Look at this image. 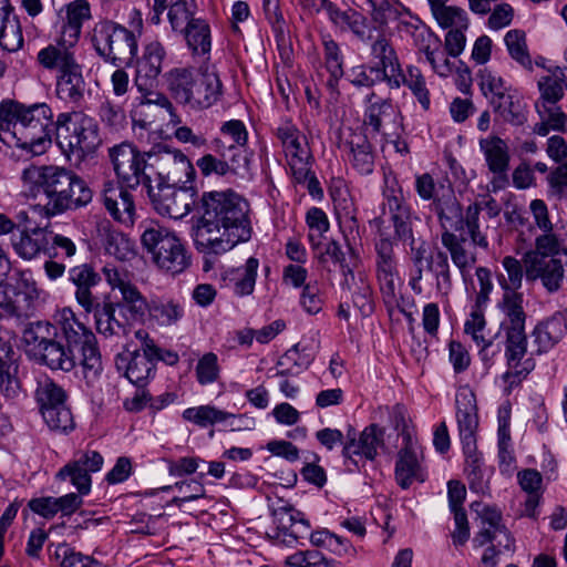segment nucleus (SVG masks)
I'll list each match as a JSON object with an SVG mask.
<instances>
[{"instance_id": "1", "label": "nucleus", "mask_w": 567, "mask_h": 567, "mask_svg": "<svg viewBox=\"0 0 567 567\" xmlns=\"http://www.w3.org/2000/svg\"><path fill=\"white\" fill-rule=\"evenodd\" d=\"M200 210L194 235L198 251L220 255L250 239L249 203L233 189L205 192Z\"/></svg>"}, {"instance_id": "2", "label": "nucleus", "mask_w": 567, "mask_h": 567, "mask_svg": "<svg viewBox=\"0 0 567 567\" xmlns=\"http://www.w3.org/2000/svg\"><path fill=\"white\" fill-rule=\"evenodd\" d=\"M381 206L382 214L374 217L370 225L375 228V272L384 299L395 297L399 280L398 262L394 255V239L415 244L413 235V215L402 193L386 189Z\"/></svg>"}, {"instance_id": "3", "label": "nucleus", "mask_w": 567, "mask_h": 567, "mask_svg": "<svg viewBox=\"0 0 567 567\" xmlns=\"http://www.w3.org/2000/svg\"><path fill=\"white\" fill-rule=\"evenodd\" d=\"M21 181L30 196L34 197L40 192L47 196L44 210L48 216L84 207L93 198V192L84 179L60 166L29 165L22 171Z\"/></svg>"}, {"instance_id": "4", "label": "nucleus", "mask_w": 567, "mask_h": 567, "mask_svg": "<svg viewBox=\"0 0 567 567\" xmlns=\"http://www.w3.org/2000/svg\"><path fill=\"white\" fill-rule=\"evenodd\" d=\"M0 122L17 140V145L33 154L44 152L54 131L53 112L45 103L24 105L13 100L0 104Z\"/></svg>"}, {"instance_id": "5", "label": "nucleus", "mask_w": 567, "mask_h": 567, "mask_svg": "<svg viewBox=\"0 0 567 567\" xmlns=\"http://www.w3.org/2000/svg\"><path fill=\"white\" fill-rule=\"evenodd\" d=\"M58 337L65 347L78 355L79 364L89 386H93L103 371L102 355L93 331L79 320L71 308H63L56 315Z\"/></svg>"}, {"instance_id": "6", "label": "nucleus", "mask_w": 567, "mask_h": 567, "mask_svg": "<svg viewBox=\"0 0 567 567\" xmlns=\"http://www.w3.org/2000/svg\"><path fill=\"white\" fill-rule=\"evenodd\" d=\"M168 90L176 102L190 109H207L218 101L223 84L215 70L175 68L166 74Z\"/></svg>"}, {"instance_id": "7", "label": "nucleus", "mask_w": 567, "mask_h": 567, "mask_svg": "<svg viewBox=\"0 0 567 567\" xmlns=\"http://www.w3.org/2000/svg\"><path fill=\"white\" fill-rule=\"evenodd\" d=\"M41 289L30 271L17 270L0 280V321L23 323L33 318L41 305Z\"/></svg>"}, {"instance_id": "8", "label": "nucleus", "mask_w": 567, "mask_h": 567, "mask_svg": "<svg viewBox=\"0 0 567 567\" xmlns=\"http://www.w3.org/2000/svg\"><path fill=\"white\" fill-rule=\"evenodd\" d=\"M91 43L96 54L105 63L116 68L132 65L138 51L135 33L109 19L94 24L91 32Z\"/></svg>"}, {"instance_id": "9", "label": "nucleus", "mask_w": 567, "mask_h": 567, "mask_svg": "<svg viewBox=\"0 0 567 567\" xmlns=\"http://www.w3.org/2000/svg\"><path fill=\"white\" fill-rule=\"evenodd\" d=\"M141 240L155 266L166 275H179L190 266V256L184 244L167 228L152 225L144 229Z\"/></svg>"}, {"instance_id": "10", "label": "nucleus", "mask_w": 567, "mask_h": 567, "mask_svg": "<svg viewBox=\"0 0 567 567\" xmlns=\"http://www.w3.org/2000/svg\"><path fill=\"white\" fill-rule=\"evenodd\" d=\"M455 404L460 437L468 468L470 488L478 491L482 486L481 460L476 451L478 416L475 394L468 389H462L456 393Z\"/></svg>"}, {"instance_id": "11", "label": "nucleus", "mask_w": 567, "mask_h": 567, "mask_svg": "<svg viewBox=\"0 0 567 567\" xmlns=\"http://www.w3.org/2000/svg\"><path fill=\"white\" fill-rule=\"evenodd\" d=\"M102 272L110 287L121 292V300L117 301L120 316L126 320L143 319L147 310V302L132 282L128 271L112 265H105Z\"/></svg>"}, {"instance_id": "12", "label": "nucleus", "mask_w": 567, "mask_h": 567, "mask_svg": "<svg viewBox=\"0 0 567 567\" xmlns=\"http://www.w3.org/2000/svg\"><path fill=\"white\" fill-rule=\"evenodd\" d=\"M100 143L97 124L83 113L76 114V121L69 134L59 135V147L69 159L72 156L76 161L83 159L94 153Z\"/></svg>"}, {"instance_id": "13", "label": "nucleus", "mask_w": 567, "mask_h": 567, "mask_svg": "<svg viewBox=\"0 0 567 567\" xmlns=\"http://www.w3.org/2000/svg\"><path fill=\"white\" fill-rule=\"evenodd\" d=\"M384 433L383 427L373 423L368 425L358 436L355 429L349 425L342 455L354 464H357V461L353 460V456H361L368 461H373L379 450L385 449Z\"/></svg>"}, {"instance_id": "14", "label": "nucleus", "mask_w": 567, "mask_h": 567, "mask_svg": "<svg viewBox=\"0 0 567 567\" xmlns=\"http://www.w3.org/2000/svg\"><path fill=\"white\" fill-rule=\"evenodd\" d=\"M109 158L118 181L126 187L134 189L138 186L140 167L144 161V153L128 142H122L109 148Z\"/></svg>"}, {"instance_id": "15", "label": "nucleus", "mask_w": 567, "mask_h": 567, "mask_svg": "<svg viewBox=\"0 0 567 567\" xmlns=\"http://www.w3.org/2000/svg\"><path fill=\"white\" fill-rule=\"evenodd\" d=\"M177 185L165 184L157 189H150L151 203L159 215L181 219L189 213L193 204L192 195Z\"/></svg>"}, {"instance_id": "16", "label": "nucleus", "mask_w": 567, "mask_h": 567, "mask_svg": "<svg viewBox=\"0 0 567 567\" xmlns=\"http://www.w3.org/2000/svg\"><path fill=\"white\" fill-rule=\"evenodd\" d=\"M116 310H118V302L112 300L110 293H102L97 300L83 311L92 316L97 333L105 338H111L126 333L127 320H122L117 317Z\"/></svg>"}, {"instance_id": "17", "label": "nucleus", "mask_w": 567, "mask_h": 567, "mask_svg": "<svg viewBox=\"0 0 567 567\" xmlns=\"http://www.w3.org/2000/svg\"><path fill=\"white\" fill-rule=\"evenodd\" d=\"M524 261L527 280L540 279L544 288L550 293L560 289L565 277V269L559 259L527 252Z\"/></svg>"}, {"instance_id": "18", "label": "nucleus", "mask_w": 567, "mask_h": 567, "mask_svg": "<svg viewBox=\"0 0 567 567\" xmlns=\"http://www.w3.org/2000/svg\"><path fill=\"white\" fill-rule=\"evenodd\" d=\"M115 367L127 380L143 389L155 375L154 357L141 353V350L125 349L115 358Z\"/></svg>"}, {"instance_id": "19", "label": "nucleus", "mask_w": 567, "mask_h": 567, "mask_svg": "<svg viewBox=\"0 0 567 567\" xmlns=\"http://www.w3.org/2000/svg\"><path fill=\"white\" fill-rule=\"evenodd\" d=\"M103 464L102 455L96 451H87L74 461L64 465L56 474L60 480L70 478L79 494L85 495L91 489V473L101 470Z\"/></svg>"}, {"instance_id": "20", "label": "nucleus", "mask_w": 567, "mask_h": 567, "mask_svg": "<svg viewBox=\"0 0 567 567\" xmlns=\"http://www.w3.org/2000/svg\"><path fill=\"white\" fill-rule=\"evenodd\" d=\"M156 156L155 168L165 184H185L195 174L194 167L187 156L178 150L159 147L154 151Z\"/></svg>"}, {"instance_id": "21", "label": "nucleus", "mask_w": 567, "mask_h": 567, "mask_svg": "<svg viewBox=\"0 0 567 567\" xmlns=\"http://www.w3.org/2000/svg\"><path fill=\"white\" fill-rule=\"evenodd\" d=\"M101 200L115 221L126 227L134 224L135 204L128 188L107 181L103 184Z\"/></svg>"}, {"instance_id": "22", "label": "nucleus", "mask_w": 567, "mask_h": 567, "mask_svg": "<svg viewBox=\"0 0 567 567\" xmlns=\"http://www.w3.org/2000/svg\"><path fill=\"white\" fill-rule=\"evenodd\" d=\"M276 135L289 158L290 168L297 167L299 175L305 176L307 174L305 163L311 158L306 136L291 122L279 125Z\"/></svg>"}, {"instance_id": "23", "label": "nucleus", "mask_w": 567, "mask_h": 567, "mask_svg": "<svg viewBox=\"0 0 567 567\" xmlns=\"http://www.w3.org/2000/svg\"><path fill=\"white\" fill-rule=\"evenodd\" d=\"M68 279L75 288L74 298L82 310L101 297L95 290L102 278L93 265L85 262L70 268Z\"/></svg>"}, {"instance_id": "24", "label": "nucleus", "mask_w": 567, "mask_h": 567, "mask_svg": "<svg viewBox=\"0 0 567 567\" xmlns=\"http://www.w3.org/2000/svg\"><path fill=\"white\" fill-rule=\"evenodd\" d=\"M76 43L66 42L64 35L59 33L54 43L47 45L38 52L37 61L45 70H55L60 73L78 64L74 56Z\"/></svg>"}, {"instance_id": "25", "label": "nucleus", "mask_w": 567, "mask_h": 567, "mask_svg": "<svg viewBox=\"0 0 567 567\" xmlns=\"http://www.w3.org/2000/svg\"><path fill=\"white\" fill-rule=\"evenodd\" d=\"M165 55L166 51L158 41H153L145 47L142 58L136 61V86L158 82Z\"/></svg>"}, {"instance_id": "26", "label": "nucleus", "mask_w": 567, "mask_h": 567, "mask_svg": "<svg viewBox=\"0 0 567 567\" xmlns=\"http://www.w3.org/2000/svg\"><path fill=\"white\" fill-rule=\"evenodd\" d=\"M348 162L362 175H369L374 168V152L367 135L353 133L343 143Z\"/></svg>"}, {"instance_id": "27", "label": "nucleus", "mask_w": 567, "mask_h": 567, "mask_svg": "<svg viewBox=\"0 0 567 567\" xmlns=\"http://www.w3.org/2000/svg\"><path fill=\"white\" fill-rule=\"evenodd\" d=\"M390 87L399 89L402 84L406 85L417 99L424 110L430 107V92L426 87L425 79L421 70L414 65H409L404 73L400 68V71H395L394 74H390L386 81Z\"/></svg>"}, {"instance_id": "28", "label": "nucleus", "mask_w": 567, "mask_h": 567, "mask_svg": "<svg viewBox=\"0 0 567 567\" xmlns=\"http://www.w3.org/2000/svg\"><path fill=\"white\" fill-rule=\"evenodd\" d=\"M344 287L350 292L352 302L362 316L368 317L373 312V292L363 272L353 274L351 269L344 272Z\"/></svg>"}, {"instance_id": "29", "label": "nucleus", "mask_w": 567, "mask_h": 567, "mask_svg": "<svg viewBox=\"0 0 567 567\" xmlns=\"http://www.w3.org/2000/svg\"><path fill=\"white\" fill-rule=\"evenodd\" d=\"M371 54L379 60L377 66H370V73H374L378 79H389L390 74L400 71L398 55L384 34H379L371 44Z\"/></svg>"}, {"instance_id": "30", "label": "nucleus", "mask_w": 567, "mask_h": 567, "mask_svg": "<svg viewBox=\"0 0 567 567\" xmlns=\"http://www.w3.org/2000/svg\"><path fill=\"white\" fill-rule=\"evenodd\" d=\"M91 19V8L85 0H75L66 6L65 20H63L60 34L66 42L78 43L83 23Z\"/></svg>"}, {"instance_id": "31", "label": "nucleus", "mask_w": 567, "mask_h": 567, "mask_svg": "<svg viewBox=\"0 0 567 567\" xmlns=\"http://www.w3.org/2000/svg\"><path fill=\"white\" fill-rule=\"evenodd\" d=\"M480 147L484 153L488 169L503 176L509 168V150L504 140L498 136H489L480 141Z\"/></svg>"}, {"instance_id": "32", "label": "nucleus", "mask_w": 567, "mask_h": 567, "mask_svg": "<svg viewBox=\"0 0 567 567\" xmlns=\"http://www.w3.org/2000/svg\"><path fill=\"white\" fill-rule=\"evenodd\" d=\"M425 472L417 452L399 451L395 463V480L403 488H409L415 481L424 482Z\"/></svg>"}, {"instance_id": "33", "label": "nucleus", "mask_w": 567, "mask_h": 567, "mask_svg": "<svg viewBox=\"0 0 567 567\" xmlns=\"http://www.w3.org/2000/svg\"><path fill=\"white\" fill-rule=\"evenodd\" d=\"M84 90L85 82L79 63L58 75L56 94L59 99L78 104L83 99Z\"/></svg>"}, {"instance_id": "34", "label": "nucleus", "mask_w": 567, "mask_h": 567, "mask_svg": "<svg viewBox=\"0 0 567 567\" xmlns=\"http://www.w3.org/2000/svg\"><path fill=\"white\" fill-rule=\"evenodd\" d=\"M41 362L52 370L71 371L79 363L78 355L73 354L64 344L55 340H51L41 348L38 353Z\"/></svg>"}, {"instance_id": "35", "label": "nucleus", "mask_w": 567, "mask_h": 567, "mask_svg": "<svg viewBox=\"0 0 567 567\" xmlns=\"http://www.w3.org/2000/svg\"><path fill=\"white\" fill-rule=\"evenodd\" d=\"M50 230L47 228H34L31 231H22L18 241L13 243L16 252L23 259H33L40 252L50 255Z\"/></svg>"}, {"instance_id": "36", "label": "nucleus", "mask_w": 567, "mask_h": 567, "mask_svg": "<svg viewBox=\"0 0 567 567\" xmlns=\"http://www.w3.org/2000/svg\"><path fill=\"white\" fill-rule=\"evenodd\" d=\"M432 209L440 219L443 231L463 230L464 216L461 204L454 198L434 199Z\"/></svg>"}, {"instance_id": "37", "label": "nucleus", "mask_w": 567, "mask_h": 567, "mask_svg": "<svg viewBox=\"0 0 567 567\" xmlns=\"http://www.w3.org/2000/svg\"><path fill=\"white\" fill-rule=\"evenodd\" d=\"M466 241L463 235L457 236L453 231L442 233V244L449 250L453 264L463 276L476 262L475 255L465 248Z\"/></svg>"}, {"instance_id": "38", "label": "nucleus", "mask_w": 567, "mask_h": 567, "mask_svg": "<svg viewBox=\"0 0 567 567\" xmlns=\"http://www.w3.org/2000/svg\"><path fill=\"white\" fill-rule=\"evenodd\" d=\"M184 35L188 49L194 55L208 54L212 48L209 24L202 18L181 32Z\"/></svg>"}, {"instance_id": "39", "label": "nucleus", "mask_w": 567, "mask_h": 567, "mask_svg": "<svg viewBox=\"0 0 567 567\" xmlns=\"http://www.w3.org/2000/svg\"><path fill=\"white\" fill-rule=\"evenodd\" d=\"M494 111L507 123L515 126L523 125L526 121V105L516 94L501 95L499 100L492 103Z\"/></svg>"}, {"instance_id": "40", "label": "nucleus", "mask_w": 567, "mask_h": 567, "mask_svg": "<svg viewBox=\"0 0 567 567\" xmlns=\"http://www.w3.org/2000/svg\"><path fill=\"white\" fill-rule=\"evenodd\" d=\"M567 324L560 315L553 316L551 318L540 322L534 329L536 342L539 344V350H547L557 343L565 334Z\"/></svg>"}, {"instance_id": "41", "label": "nucleus", "mask_w": 567, "mask_h": 567, "mask_svg": "<svg viewBox=\"0 0 567 567\" xmlns=\"http://www.w3.org/2000/svg\"><path fill=\"white\" fill-rule=\"evenodd\" d=\"M527 351L525 324L508 326L506 330V359L511 369H516Z\"/></svg>"}, {"instance_id": "42", "label": "nucleus", "mask_w": 567, "mask_h": 567, "mask_svg": "<svg viewBox=\"0 0 567 567\" xmlns=\"http://www.w3.org/2000/svg\"><path fill=\"white\" fill-rule=\"evenodd\" d=\"M374 97V92H371L365 97L369 105L364 111L363 123L365 126L371 127L373 133H380L383 120L393 115L395 110L391 101L382 99L373 101Z\"/></svg>"}, {"instance_id": "43", "label": "nucleus", "mask_w": 567, "mask_h": 567, "mask_svg": "<svg viewBox=\"0 0 567 567\" xmlns=\"http://www.w3.org/2000/svg\"><path fill=\"white\" fill-rule=\"evenodd\" d=\"M311 361V354L307 353L305 348L300 349V344L297 343L287 350L278 360L277 365L281 369L277 371L276 375L287 377L298 374L307 369Z\"/></svg>"}, {"instance_id": "44", "label": "nucleus", "mask_w": 567, "mask_h": 567, "mask_svg": "<svg viewBox=\"0 0 567 567\" xmlns=\"http://www.w3.org/2000/svg\"><path fill=\"white\" fill-rule=\"evenodd\" d=\"M504 42L509 56L524 69L532 71L533 62L528 52L525 32L518 29L509 30L504 37Z\"/></svg>"}, {"instance_id": "45", "label": "nucleus", "mask_w": 567, "mask_h": 567, "mask_svg": "<svg viewBox=\"0 0 567 567\" xmlns=\"http://www.w3.org/2000/svg\"><path fill=\"white\" fill-rule=\"evenodd\" d=\"M22 45L21 24L18 17L12 12L0 19V47L8 52H17Z\"/></svg>"}, {"instance_id": "46", "label": "nucleus", "mask_w": 567, "mask_h": 567, "mask_svg": "<svg viewBox=\"0 0 567 567\" xmlns=\"http://www.w3.org/2000/svg\"><path fill=\"white\" fill-rule=\"evenodd\" d=\"M197 4L195 0H177L169 6L167 17L173 31L182 32L197 20L195 14Z\"/></svg>"}, {"instance_id": "47", "label": "nucleus", "mask_w": 567, "mask_h": 567, "mask_svg": "<svg viewBox=\"0 0 567 567\" xmlns=\"http://www.w3.org/2000/svg\"><path fill=\"white\" fill-rule=\"evenodd\" d=\"M444 1L440 0L432 8L439 24L444 29H467L468 19L465 10L454 6H444Z\"/></svg>"}, {"instance_id": "48", "label": "nucleus", "mask_w": 567, "mask_h": 567, "mask_svg": "<svg viewBox=\"0 0 567 567\" xmlns=\"http://www.w3.org/2000/svg\"><path fill=\"white\" fill-rule=\"evenodd\" d=\"M258 267L259 260L255 257H249L243 267L236 269L233 280L234 292L237 296L244 297L252 293Z\"/></svg>"}, {"instance_id": "49", "label": "nucleus", "mask_w": 567, "mask_h": 567, "mask_svg": "<svg viewBox=\"0 0 567 567\" xmlns=\"http://www.w3.org/2000/svg\"><path fill=\"white\" fill-rule=\"evenodd\" d=\"M52 337H58V332L54 330V326L48 321L33 322L23 331V341L31 348L34 355H38L41 348L44 347Z\"/></svg>"}, {"instance_id": "50", "label": "nucleus", "mask_w": 567, "mask_h": 567, "mask_svg": "<svg viewBox=\"0 0 567 567\" xmlns=\"http://www.w3.org/2000/svg\"><path fill=\"white\" fill-rule=\"evenodd\" d=\"M35 399L42 414L45 409L64 404L66 394L60 385L54 383L51 379L45 378L38 382Z\"/></svg>"}, {"instance_id": "51", "label": "nucleus", "mask_w": 567, "mask_h": 567, "mask_svg": "<svg viewBox=\"0 0 567 567\" xmlns=\"http://www.w3.org/2000/svg\"><path fill=\"white\" fill-rule=\"evenodd\" d=\"M235 416L231 413L221 411L212 405H202L198 408H188L183 412V417L189 422L206 427L226 421Z\"/></svg>"}, {"instance_id": "52", "label": "nucleus", "mask_w": 567, "mask_h": 567, "mask_svg": "<svg viewBox=\"0 0 567 567\" xmlns=\"http://www.w3.org/2000/svg\"><path fill=\"white\" fill-rule=\"evenodd\" d=\"M427 268L435 275L436 289L441 293L447 295L452 289V277L447 254L439 250L434 255L430 256Z\"/></svg>"}, {"instance_id": "53", "label": "nucleus", "mask_w": 567, "mask_h": 567, "mask_svg": "<svg viewBox=\"0 0 567 567\" xmlns=\"http://www.w3.org/2000/svg\"><path fill=\"white\" fill-rule=\"evenodd\" d=\"M501 308L506 315L509 326L525 324L526 313L523 309V295L507 289L504 290Z\"/></svg>"}, {"instance_id": "54", "label": "nucleus", "mask_w": 567, "mask_h": 567, "mask_svg": "<svg viewBox=\"0 0 567 567\" xmlns=\"http://www.w3.org/2000/svg\"><path fill=\"white\" fill-rule=\"evenodd\" d=\"M156 156L154 152L144 153V161L137 173L138 186L143 185L150 196V189H157L164 185L159 171L155 168Z\"/></svg>"}, {"instance_id": "55", "label": "nucleus", "mask_w": 567, "mask_h": 567, "mask_svg": "<svg viewBox=\"0 0 567 567\" xmlns=\"http://www.w3.org/2000/svg\"><path fill=\"white\" fill-rule=\"evenodd\" d=\"M42 416L53 431L68 432L74 427L73 415L66 403L45 409Z\"/></svg>"}, {"instance_id": "56", "label": "nucleus", "mask_w": 567, "mask_h": 567, "mask_svg": "<svg viewBox=\"0 0 567 567\" xmlns=\"http://www.w3.org/2000/svg\"><path fill=\"white\" fill-rule=\"evenodd\" d=\"M480 87L486 97L493 101L499 100V96L511 93L505 85L504 80L488 69H483L478 73Z\"/></svg>"}, {"instance_id": "57", "label": "nucleus", "mask_w": 567, "mask_h": 567, "mask_svg": "<svg viewBox=\"0 0 567 567\" xmlns=\"http://www.w3.org/2000/svg\"><path fill=\"white\" fill-rule=\"evenodd\" d=\"M554 80L550 76H545L538 82L540 91V101L547 104L557 103L564 95L563 86L559 81H564L566 78L565 71L560 68H556L554 72Z\"/></svg>"}, {"instance_id": "58", "label": "nucleus", "mask_w": 567, "mask_h": 567, "mask_svg": "<svg viewBox=\"0 0 567 567\" xmlns=\"http://www.w3.org/2000/svg\"><path fill=\"white\" fill-rule=\"evenodd\" d=\"M157 83H151V85H141L136 86L138 92L142 94L141 104H155L159 107L166 110L169 114L171 122L174 124H178L181 122L178 115L175 113L172 102L168 100L166 95L156 91Z\"/></svg>"}, {"instance_id": "59", "label": "nucleus", "mask_w": 567, "mask_h": 567, "mask_svg": "<svg viewBox=\"0 0 567 567\" xmlns=\"http://www.w3.org/2000/svg\"><path fill=\"white\" fill-rule=\"evenodd\" d=\"M306 221L311 233L309 240L313 249H319L320 238L329 230V220L327 214L318 207H312L307 212Z\"/></svg>"}, {"instance_id": "60", "label": "nucleus", "mask_w": 567, "mask_h": 567, "mask_svg": "<svg viewBox=\"0 0 567 567\" xmlns=\"http://www.w3.org/2000/svg\"><path fill=\"white\" fill-rule=\"evenodd\" d=\"M221 158L228 166V175L244 176L249 171L250 154L246 147L229 145L227 156Z\"/></svg>"}, {"instance_id": "61", "label": "nucleus", "mask_w": 567, "mask_h": 567, "mask_svg": "<svg viewBox=\"0 0 567 567\" xmlns=\"http://www.w3.org/2000/svg\"><path fill=\"white\" fill-rule=\"evenodd\" d=\"M195 372L196 379L202 385L210 384L217 381L220 373L217 354L214 352L205 353L198 360Z\"/></svg>"}, {"instance_id": "62", "label": "nucleus", "mask_w": 567, "mask_h": 567, "mask_svg": "<svg viewBox=\"0 0 567 567\" xmlns=\"http://www.w3.org/2000/svg\"><path fill=\"white\" fill-rule=\"evenodd\" d=\"M503 267L506 271L507 277L504 275L498 276V282L503 290L517 291L522 286L524 269L519 260L512 256H506L503 261Z\"/></svg>"}, {"instance_id": "63", "label": "nucleus", "mask_w": 567, "mask_h": 567, "mask_svg": "<svg viewBox=\"0 0 567 567\" xmlns=\"http://www.w3.org/2000/svg\"><path fill=\"white\" fill-rule=\"evenodd\" d=\"M481 209V203H475L466 208V214L464 216V227H466L472 244L474 246L487 248V239L480 230L478 216Z\"/></svg>"}, {"instance_id": "64", "label": "nucleus", "mask_w": 567, "mask_h": 567, "mask_svg": "<svg viewBox=\"0 0 567 567\" xmlns=\"http://www.w3.org/2000/svg\"><path fill=\"white\" fill-rule=\"evenodd\" d=\"M55 556L58 558L61 557V567H102L94 558L76 553L66 545L60 546L55 551Z\"/></svg>"}]
</instances>
